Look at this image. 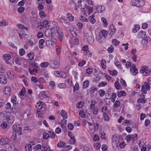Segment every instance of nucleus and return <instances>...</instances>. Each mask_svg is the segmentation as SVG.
I'll use <instances>...</instances> for the list:
<instances>
[{"instance_id":"obj_1","label":"nucleus","mask_w":151,"mask_h":151,"mask_svg":"<svg viewBox=\"0 0 151 151\" xmlns=\"http://www.w3.org/2000/svg\"><path fill=\"white\" fill-rule=\"evenodd\" d=\"M107 31L106 30H101L99 34L96 35V40L99 43H104L105 42L106 37L107 35Z\"/></svg>"},{"instance_id":"obj_2","label":"nucleus","mask_w":151,"mask_h":151,"mask_svg":"<svg viewBox=\"0 0 151 151\" xmlns=\"http://www.w3.org/2000/svg\"><path fill=\"white\" fill-rule=\"evenodd\" d=\"M50 66L53 69L58 68L60 66V59L57 58L55 60H51L50 61Z\"/></svg>"},{"instance_id":"obj_3","label":"nucleus","mask_w":151,"mask_h":151,"mask_svg":"<svg viewBox=\"0 0 151 151\" xmlns=\"http://www.w3.org/2000/svg\"><path fill=\"white\" fill-rule=\"evenodd\" d=\"M131 4L133 6L140 7L144 5V2L143 0H132Z\"/></svg>"},{"instance_id":"obj_4","label":"nucleus","mask_w":151,"mask_h":151,"mask_svg":"<svg viewBox=\"0 0 151 151\" xmlns=\"http://www.w3.org/2000/svg\"><path fill=\"white\" fill-rule=\"evenodd\" d=\"M12 128L13 130V132H15L17 134L19 135H22V128L19 125H16L14 124L12 127Z\"/></svg>"},{"instance_id":"obj_5","label":"nucleus","mask_w":151,"mask_h":151,"mask_svg":"<svg viewBox=\"0 0 151 151\" xmlns=\"http://www.w3.org/2000/svg\"><path fill=\"white\" fill-rule=\"evenodd\" d=\"M56 30L58 39L60 42H62L63 38V30L58 27H56Z\"/></svg>"},{"instance_id":"obj_6","label":"nucleus","mask_w":151,"mask_h":151,"mask_svg":"<svg viewBox=\"0 0 151 151\" xmlns=\"http://www.w3.org/2000/svg\"><path fill=\"white\" fill-rule=\"evenodd\" d=\"M3 91L4 93L7 96L10 95L11 93V88L9 86H6L4 87L3 88Z\"/></svg>"},{"instance_id":"obj_7","label":"nucleus","mask_w":151,"mask_h":151,"mask_svg":"<svg viewBox=\"0 0 151 151\" xmlns=\"http://www.w3.org/2000/svg\"><path fill=\"white\" fill-rule=\"evenodd\" d=\"M130 71L132 75H136L138 73V70L136 67L135 65L133 64L130 68Z\"/></svg>"},{"instance_id":"obj_8","label":"nucleus","mask_w":151,"mask_h":151,"mask_svg":"<svg viewBox=\"0 0 151 151\" xmlns=\"http://www.w3.org/2000/svg\"><path fill=\"white\" fill-rule=\"evenodd\" d=\"M8 138L4 137L0 139V144L2 145H5L8 144L9 142Z\"/></svg>"},{"instance_id":"obj_9","label":"nucleus","mask_w":151,"mask_h":151,"mask_svg":"<svg viewBox=\"0 0 151 151\" xmlns=\"http://www.w3.org/2000/svg\"><path fill=\"white\" fill-rule=\"evenodd\" d=\"M7 81V79L4 75H0V83L5 84Z\"/></svg>"},{"instance_id":"obj_10","label":"nucleus","mask_w":151,"mask_h":151,"mask_svg":"<svg viewBox=\"0 0 151 151\" xmlns=\"http://www.w3.org/2000/svg\"><path fill=\"white\" fill-rule=\"evenodd\" d=\"M109 30L110 31L109 35H110L111 36L115 33L116 30V28L113 24L111 25L109 27Z\"/></svg>"},{"instance_id":"obj_11","label":"nucleus","mask_w":151,"mask_h":151,"mask_svg":"<svg viewBox=\"0 0 151 151\" xmlns=\"http://www.w3.org/2000/svg\"><path fill=\"white\" fill-rule=\"evenodd\" d=\"M6 147H7L8 151H15L16 150L15 146L12 143H10Z\"/></svg>"},{"instance_id":"obj_12","label":"nucleus","mask_w":151,"mask_h":151,"mask_svg":"<svg viewBox=\"0 0 151 151\" xmlns=\"http://www.w3.org/2000/svg\"><path fill=\"white\" fill-rule=\"evenodd\" d=\"M5 108L6 111L8 112L11 111L14 109V107L11 106V104L9 102L7 103Z\"/></svg>"},{"instance_id":"obj_13","label":"nucleus","mask_w":151,"mask_h":151,"mask_svg":"<svg viewBox=\"0 0 151 151\" xmlns=\"http://www.w3.org/2000/svg\"><path fill=\"white\" fill-rule=\"evenodd\" d=\"M87 40L88 42L90 44H92L93 43L94 41L93 35L91 34V35L88 36L87 38Z\"/></svg>"},{"instance_id":"obj_14","label":"nucleus","mask_w":151,"mask_h":151,"mask_svg":"<svg viewBox=\"0 0 151 151\" xmlns=\"http://www.w3.org/2000/svg\"><path fill=\"white\" fill-rule=\"evenodd\" d=\"M145 32L141 31L138 33L137 37L139 38H143L145 37Z\"/></svg>"},{"instance_id":"obj_15","label":"nucleus","mask_w":151,"mask_h":151,"mask_svg":"<svg viewBox=\"0 0 151 151\" xmlns=\"http://www.w3.org/2000/svg\"><path fill=\"white\" fill-rule=\"evenodd\" d=\"M104 9L105 7L103 6H98L96 8V10L97 12L100 13H101L103 11H104Z\"/></svg>"},{"instance_id":"obj_16","label":"nucleus","mask_w":151,"mask_h":151,"mask_svg":"<svg viewBox=\"0 0 151 151\" xmlns=\"http://www.w3.org/2000/svg\"><path fill=\"white\" fill-rule=\"evenodd\" d=\"M95 15L93 14L91 15L89 17V19L90 22L92 24H94L96 22V20L94 18Z\"/></svg>"},{"instance_id":"obj_17","label":"nucleus","mask_w":151,"mask_h":151,"mask_svg":"<svg viewBox=\"0 0 151 151\" xmlns=\"http://www.w3.org/2000/svg\"><path fill=\"white\" fill-rule=\"evenodd\" d=\"M43 104L42 102H39L37 103V105L36 106V107L37 109H40L43 108Z\"/></svg>"},{"instance_id":"obj_18","label":"nucleus","mask_w":151,"mask_h":151,"mask_svg":"<svg viewBox=\"0 0 151 151\" xmlns=\"http://www.w3.org/2000/svg\"><path fill=\"white\" fill-rule=\"evenodd\" d=\"M52 32L51 29H47L45 32V35L46 36L50 37L52 35Z\"/></svg>"},{"instance_id":"obj_19","label":"nucleus","mask_w":151,"mask_h":151,"mask_svg":"<svg viewBox=\"0 0 151 151\" xmlns=\"http://www.w3.org/2000/svg\"><path fill=\"white\" fill-rule=\"evenodd\" d=\"M126 95V93L124 91H119L117 93V96L119 98L122 96H125Z\"/></svg>"},{"instance_id":"obj_20","label":"nucleus","mask_w":151,"mask_h":151,"mask_svg":"<svg viewBox=\"0 0 151 151\" xmlns=\"http://www.w3.org/2000/svg\"><path fill=\"white\" fill-rule=\"evenodd\" d=\"M29 59L30 60H33L34 58V54L33 52H31L27 55Z\"/></svg>"},{"instance_id":"obj_21","label":"nucleus","mask_w":151,"mask_h":151,"mask_svg":"<svg viewBox=\"0 0 151 151\" xmlns=\"http://www.w3.org/2000/svg\"><path fill=\"white\" fill-rule=\"evenodd\" d=\"M19 36L20 38L22 39V37H26V36H28L29 35L26 34L24 32L21 31L20 33H19Z\"/></svg>"},{"instance_id":"obj_22","label":"nucleus","mask_w":151,"mask_h":151,"mask_svg":"<svg viewBox=\"0 0 151 151\" xmlns=\"http://www.w3.org/2000/svg\"><path fill=\"white\" fill-rule=\"evenodd\" d=\"M67 18L70 21H73L74 20V17L70 13H68L67 14Z\"/></svg>"},{"instance_id":"obj_23","label":"nucleus","mask_w":151,"mask_h":151,"mask_svg":"<svg viewBox=\"0 0 151 151\" xmlns=\"http://www.w3.org/2000/svg\"><path fill=\"white\" fill-rule=\"evenodd\" d=\"M17 26L21 29H25V30H28L29 29L28 28L25 27L24 25L21 24H17Z\"/></svg>"},{"instance_id":"obj_24","label":"nucleus","mask_w":151,"mask_h":151,"mask_svg":"<svg viewBox=\"0 0 151 151\" xmlns=\"http://www.w3.org/2000/svg\"><path fill=\"white\" fill-rule=\"evenodd\" d=\"M150 38L145 37L142 40V43L143 45L147 44L148 42L150 41Z\"/></svg>"},{"instance_id":"obj_25","label":"nucleus","mask_w":151,"mask_h":151,"mask_svg":"<svg viewBox=\"0 0 151 151\" xmlns=\"http://www.w3.org/2000/svg\"><path fill=\"white\" fill-rule=\"evenodd\" d=\"M60 114L61 116L63 118V119H65L67 118V114L66 113L64 110H61L60 112Z\"/></svg>"},{"instance_id":"obj_26","label":"nucleus","mask_w":151,"mask_h":151,"mask_svg":"<svg viewBox=\"0 0 151 151\" xmlns=\"http://www.w3.org/2000/svg\"><path fill=\"white\" fill-rule=\"evenodd\" d=\"M48 133H49V137L51 138L52 139H53L55 138V133L54 132L49 131H48Z\"/></svg>"},{"instance_id":"obj_27","label":"nucleus","mask_w":151,"mask_h":151,"mask_svg":"<svg viewBox=\"0 0 151 151\" xmlns=\"http://www.w3.org/2000/svg\"><path fill=\"white\" fill-rule=\"evenodd\" d=\"M89 84V81L88 80L84 81L83 84V87L84 88H87Z\"/></svg>"},{"instance_id":"obj_28","label":"nucleus","mask_w":151,"mask_h":151,"mask_svg":"<svg viewBox=\"0 0 151 151\" xmlns=\"http://www.w3.org/2000/svg\"><path fill=\"white\" fill-rule=\"evenodd\" d=\"M139 29V26L138 25H134V27L133 28L132 31L133 32L136 33L138 31Z\"/></svg>"},{"instance_id":"obj_29","label":"nucleus","mask_w":151,"mask_h":151,"mask_svg":"<svg viewBox=\"0 0 151 151\" xmlns=\"http://www.w3.org/2000/svg\"><path fill=\"white\" fill-rule=\"evenodd\" d=\"M108 72L110 74L113 76H116L117 74V72L115 70L112 71L109 70Z\"/></svg>"},{"instance_id":"obj_30","label":"nucleus","mask_w":151,"mask_h":151,"mask_svg":"<svg viewBox=\"0 0 151 151\" xmlns=\"http://www.w3.org/2000/svg\"><path fill=\"white\" fill-rule=\"evenodd\" d=\"M57 146L58 147H64L65 146V143L63 141H60L58 144Z\"/></svg>"},{"instance_id":"obj_31","label":"nucleus","mask_w":151,"mask_h":151,"mask_svg":"<svg viewBox=\"0 0 151 151\" xmlns=\"http://www.w3.org/2000/svg\"><path fill=\"white\" fill-rule=\"evenodd\" d=\"M26 151H31L32 150V146L30 144L26 145L25 147Z\"/></svg>"},{"instance_id":"obj_32","label":"nucleus","mask_w":151,"mask_h":151,"mask_svg":"<svg viewBox=\"0 0 151 151\" xmlns=\"http://www.w3.org/2000/svg\"><path fill=\"white\" fill-rule=\"evenodd\" d=\"M147 70V67L144 65L142 67L140 70V72L142 73H144L146 70Z\"/></svg>"},{"instance_id":"obj_33","label":"nucleus","mask_w":151,"mask_h":151,"mask_svg":"<svg viewBox=\"0 0 151 151\" xmlns=\"http://www.w3.org/2000/svg\"><path fill=\"white\" fill-rule=\"evenodd\" d=\"M59 22L61 23H66V19L65 17L64 16H62L59 18Z\"/></svg>"},{"instance_id":"obj_34","label":"nucleus","mask_w":151,"mask_h":151,"mask_svg":"<svg viewBox=\"0 0 151 151\" xmlns=\"http://www.w3.org/2000/svg\"><path fill=\"white\" fill-rule=\"evenodd\" d=\"M101 20L103 22V24L104 27H107V23L106 19L104 17H102L101 18Z\"/></svg>"},{"instance_id":"obj_35","label":"nucleus","mask_w":151,"mask_h":151,"mask_svg":"<svg viewBox=\"0 0 151 151\" xmlns=\"http://www.w3.org/2000/svg\"><path fill=\"white\" fill-rule=\"evenodd\" d=\"M103 116L104 120L108 121L109 120V118L107 114L105 112H104L103 113Z\"/></svg>"},{"instance_id":"obj_36","label":"nucleus","mask_w":151,"mask_h":151,"mask_svg":"<svg viewBox=\"0 0 151 151\" xmlns=\"http://www.w3.org/2000/svg\"><path fill=\"white\" fill-rule=\"evenodd\" d=\"M147 90L145 88V86L142 85V86L141 91L143 94H146L147 93Z\"/></svg>"},{"instance_id":"obj_37","label":"nucleus","mask_w":151,"mask_h":151,"mask_svg":"<svg viewBox=\"0 0 151 151\" xmlns=\"http://www.w3.org/2000/svg\"><path fill=\"white\" fill-rule=\"evenodd\" d=\"M99 96L101 97H102L104 95L105 92L103 90L101 89L99 90Z\"/></svg>"},{"instance_id":"obj_38","label":"nucleus","mask_w":151,"mask_h":151,"mask_svg":"<svg viewBox=\"0 0 151 151\" xmlns=\"http://www.w3.org/2000/svg\"><path fill=\"white\" fill-rule=\"evenodd\" d=\"M116 97V93H113L111 95L112 101L113 103L115 101Z\"/></svg>"},{"instance_id":"obj_39","label":"nucleus","mask_w":151,"mask_h":151,"mask_svg":"<svg viewBox=\"0 0 151 151\" xmlns=\"http://www.w3.org/2000/svg\"><path fill=\"white\" fill-rule=\"evenodd\" d=\"M26 91L25 88L24 87H23L22 90L20 91L19 92V94L22 96H23L24 95V93Z\"/></svg>"},{"instance_id":"obj_40","label":"nucleus","mask_w":151,"mask_h":151,"mask_svg":"<svg viewBox=\"0 0 151 151\" xmlns=\"http://www.w3.org/2000/svg\"><path fill=\"white\" fill-rule=\"evenodd\" d=\"M94 147L96 150H99L101 147V144L99 143H96L94 144Z\"/></svg>"},{"instance_id":"obj_41","label":"nucleus","mask_w":151,"mask_h":151,"mask_svg":"<svg viewBox=\"0 0 151 151\" xmlns=\"http://www.w3.org/2000/svg\"><path fill=\"white\" fill-rule=\"evenodd\" d=\"M49 64V63L48 62H45L42 63L40 65L41 67H43V68H45L47 67Z\"/></svg>"},{"instance_id":"obj_42","label":"nucleus","mask_w":151,"mask_h":151,"mask_svg":"<svg viewBox=\"0 0 151 151\" xmlns=\"http://www.w3.org/2000/svg\"><path fill=\"white\" fill-rule=\"evenodd\" d=\"M107 84V83L105 81H102L100 82L99 85V87H103L106 86Z\"/></svg>"},{"instance_id":"obj_43","label":"nucleus","mask_w":151,"mask_h":151,"mask_svg":"<svg viewBox=\"0 0 151 151\" xmlns=\"http://www.w3.org/2000/svg\"><path fill=\"white\" fill-rule=\"evenodd\" d=\"M80 19L81 21L83 22H87L88 21V19L85 16L82 15H81Z\"/></svg>"},{"instance_id":"obj_44","label":"nucleus","mask_w":151,"mask_h":151,"mask_svg":"<svg viewBox=\"0 0 151 151\" xmlns=\"http://www.w3.org/2000/svg\"><path fill=\"white\" fill-rule=\"evenodd\" d=\"M7 75L8 78L10 79H11L12 78V76H14L13 73L10 71L7 72Z\"/></svg>"},{"instance_id":"obj_45","label":"nucleus","mask_w":151,"mask_h":151,"mask_svg":"<svg viewBox=\"0 0 151 151\" xmlns=\"http://www.w3.org/2000/svg\"><path fill=\"white\" fill-rule=\"evenodd\" d=\"M114 50V48L113 46L112 45H111L110 47H109L107 50L109 53H111L113 52Z\"/></svg>"},{"instance_id":"obj_46","label":"nucleus","mask_w":151,"mask_h":151,"mask_svg":"<svg viewBox=\"0 0 151 151\" xmlns=\"http://www.w3.org/2000/svg\"><path fill=\"white\" fill-rule=\"evenodd\" d=\"M19 52L20 56L23 55L25 53V50L23 48L20 49L19 50Z\"/></svg>"},{"instance_id":"obj_47","label":"nucleus","mask_w":151,"mask_h":151,"mask_svg":"<svg viewBox=\"0 0 151 151\" xmlns=\"http://www.w3.org/2000/svg\"><path fill=\"white\" fill-rule=\"evenodd\" d=\"M120 104V102L119 101H116L114 104V107L115 108H117L119 106Z\"/></svg>"},{"instance_id":"obj_48","label":"nucleus","mask_w":151,"mask_h":151,"mask_svg":"<svg viewBox=\"0 0 151 151\" xmlns=\"http://www.w3.org/2000/svg\"><path fill=\"white\" fill-rule=\"evenodd\" d=\"M137 102L138 103H143L145 104L146 102V100L144 99L139 98L138 99Z\"/></svg>"},{"instance_id":"obj_49","label":"nucleus","mask_w":151,"mask_h":151,"mask_svg":"<svg viewBox=\"0 0 151 151\" xmlns=\"http://www.w3.org/2000/svg\"><path fill=\"white\" fill-rule=\"evenodd\" d=\"M86 63V61L85 60H83L81 61H80L78 63V66H83Z\"/></svg>"},{"instance_id":"obj_50","label":"nucleus","mask_w":151,"mask_h":151,"mask_svg":"<svg viewBox=\"0 0 151 151\" xmlns=\"http://www.w3.org/2000/svg\"><path fill=\"white\" fill-rule=\"evenodd\" d=\"M112 43L113 45L116 46L119 44V42L116 39H114L112 40Z\"/></svg>"},{"instance_id":"obj_51","label":"nucleus","mask_w":151,"mask_h":151,"mask_svg":"<svg viewBox=\"0 0 151 151\" xmlns=\"http://www.w3.org/2000/svg\"><path fill=\"white\" fill-rule=\"evenodd\" d=\"M61 73L60 71H54V73L55 75L57 77H60L61 74Z\"/></svg>"},{"instance_id":"obj_52","label":"nucleus","mask_w":151,"mask_h":151,"mask_svg":"<svg viewBox=\"0 0 151 151\" xmlns=\"http://www.w3.org/2000/svg\"><path fill=\"white\" fill-rule=\"evenodd\" d=\"M56 53L57 55H59L61 52V49L59 46H57L56 47Z\"/></svg>"},{"instance_id":"obj_53","label":"nucleus","mask_w":151,"mask_h":151,"mask_svg":"<svg viewBox=\"0 0 151 151\" xmlns=\"http://www.w3.org/2000/svg\"><path fill=\"white\" fill-rule=\"evenodd\" d=\"M114 86L116 88L118 89L120 88V86L119 85V83L118 82H115L114 83Z\"/></svg>"},{"instance_id":"obj_54","label":"nucleus","mask_w":151,"mask_h":151,"mask_svg":"<svg viewBox=\"0 0 151 151\" xmlns=\"http://www.w3.org/2000/svg\"><path fill=\"white\" fill-rule=\"evenodd\" d=\"M11 58V56L9 54H5L3 56V58L4 59L9 60Z\"/></svg>"},{"instance_id":"obj_55","label":"nucleus","mask_w":151,"mask_h":151,"mask_svg":"<svg viewBox=\"0 0 151 151\" xmlns=\"http://www.w3.org/2000/svg\"><path fill=\"white\" fill-rule=\"evenodd\" d=\"M49 93V91H42L40 92L39 94V96H40L42 94V95L45 94V95H48Z\"/></svg>"},{"instance_id":"obj_56","label":"nucleus","mask_w":151,"mask_h":151,"mask_svg":"<svg viewBox=\"0 0 151 151\" xmlns=\"http://www.w3.org/2000/svg\"><path fill=\"white\" fill-rule=\"evenodd\" d=\"M68 129L70 130H72L73 129V125L71 123H69L68 124Z\"/></svg>"},{"instance_id":"obj_57","label":"nucleus","mask_w":151,"mask_h":151,"mask_svg":"<svg viewBox=\"0 0 151 151\" xmlns=\"http://www.w3.org/2000/svg\"><path fill=\"white\" fill-rule=\"evenodd\" d=\"M43 138L44 139H47L48 138H49V133L44 132L43 134Z\"/></svg>"},{"instance_id":"obj_58","label":"nucleus","mask_w":151,"mask_h":151,"mask_svg":"<svg viewBox=\"0 0 151 151\" xmlns=\"http://www.w3.org/2000/svg\"><path fill=\"white\" fill-rule=\"evenodd\" d=\"M93 71V69L91 68H88L86 70V72L88 74H91Z\"/></svg>"},{"instance_id":"obj_59","label":"nucleus","mask_w":151,"mask_h":151,"mask_svg":"<svg viewBox=\"0 0 151 151\" xmlns=\"http://www.w3.org/2000/svg\"><path fill=\"white\" fill-rule=\"evenodd\" d=\"M25 9L24 7H19L18 9V11L19 13H22L24 11Z\"/></svg>"},{"instance_id":"obj_60","label":"nucleus","mask_w":151,"mask_h":151,"mask_svg":"<svg viewBox=\"0 0 151 151\" xmlns=\"http://www.w3.org/2000/svg\"><path fill=\"white\" fill-rule=\"evenodd\" d=\"M88 11V14H90L91 12L92 11V8L89 6H87L86 8Z\"/></svg>"},{"instance_id":"obj_61","label":"nucleus","mask_w":151,"mask_h":151,"mask_svg":"<svg viewBox=\"0 0 151 151\" xmlns=\"http://www.w3.org/2000/svg\"><path fill=\"white\" fill-rule=\"evenodd\" d=\"M131 139L132 141H134L137 139V134H134L133 135H131Z\"/></svg>"},{"instance_id":"obj_62","label":"nucleus","mask_w":151,"mask_h":151,"mask_svg":"<svg viewBox=\"0 0 151 151\" xmlns=\"http://www.w3.org/2000/svg\"><path fill=\"white\" fill-rule=\"evenodd\" d=\"M79 87V84L78 83H76L75 86L73 87V91H75L78 90Z\"/></svg>"},{"instance_id":"obj_63","label":"nucleus","mask_w":151,"mask_h":151,"mask_svg":"<svg viewBox=\"0 0 151 151\" xmlns=\"http://www.w3.org/2000/svg\"><path fill=\"white\" fill-rule=\"evenodd\" d=\"M89 145H86L83 147V151H89L90 148L89 147Z\"/></svg>"},{"instance_id":"obj_64","label":"nucleus","mask_w":151,"mask_h":151,"mask_svg":"<svg viewBox=\"0 0 151 151\" xmlns=\"http://www.w3.org/2000/svg\"><path fill=\"white\" fill-rule=\"evenodd\" d=\"M102 149L103 151H106L107 149V146L106 144H104L102 147Z\"/></svg>"}]
</instances>
